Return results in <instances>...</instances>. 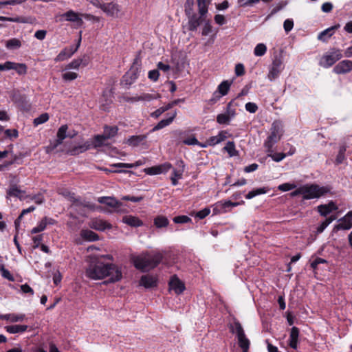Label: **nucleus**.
<instances>
[{"mask_svg":"<svg viewBox=\"0 0 352 352\" xmlns=\"http://www.w3.org/2000/svg\"><path fill=\"white\" fill-rule=\"evenodd\" d=\"M86 276L94 280L109 277L108 282L115 283L120 280L122 274L116 265L104 263L98 258H92L86 270Z\"/></svg>","mask_w":352,"mask_h":352,"instance_id":"f257e3e1","label":"nucleus"},{"mask_svg":"<svg viewBox=\"0 0 352 352\" xmlns=\"http://www.w3.org/2000/svg\"><path fill=\"white\" fill-rule=\"evenodd\" d=\"M163 259L161 253L154 254H144L140 256H132L131 261L135 267L142 272H146L155 268Z\"/></svg>","mask_w":352,"mask_h":352,"instance_id":"f03ea898","label":"nucleus"},{"mask_svg":"<svg viewBox=\"0 0 352 352\" xmlns=\"http://www.w3.org/2000/svg\"><path fill=\"white\" fill-rule=\"evenodd\" d=\"M283 125L280 121H274L270 128V135L264 142L267 153L273 152V146L277 143L283 135Z\"/></svg>","mask_w":352,"mask_h":352,"instance_id":"7ed1b4c3","label":"nucleus"},{"mask_svg":"<svg viewBox=\"0 0 352 352\" xmlns=\"http://www.w3.org/2000/svg\"><path fill=\"white\" fill-rule=\"evenodd\" d=\"M231 333H234L238 340L239 346L241 349L242 352H248L250 341L247 338L243 328L239 321H234L230 327Z\"/></svg>","mask_w":352,"mask_h":352,"instance_id":"20e7f679","label":"nucleus"},{"mask_svg":"<svg viewBox=\"0 0 352 352\" xmlns=\"http://www.w3.org/2000/svg\"><path fill=\"white\" fill-rule=\"evenodd\" d=\"M329 188L324 186H320L318 184H305L302 186V199H317L327 193Z\"/></svg>","mask_w":352,"mask_h":352,"instance_id":"39448f33","label":"nucleus"},{"mask_svg":"<svg viewBox=\"0 0 352 352\" xmlns=\"http://www.w3.org/2000/svg\"><path fill=\"white\" fill-rule=\"evenodd\" d=\"M140 60L135 58L129 70L123 76L122 83L126 85H131L138 78L140 72Z\"/></svg>","mask_w":352,"mask_h":352,"instance_id":"423d86ee","label":"nucleus"},{"mask_svg":"<svg viewBox=\"0 0 352 352\" xmlns=\"http://www.w3.org/2000/svg\"><path fill=\"white\" fill-rule=\"evenodd\" d=\"M342 57L341 51L338 49H332L324 54L320 60V65L328 68L332 66L335 63Z\"/></svg>","mask_w":352,"mask_h":352,"instance_id":"0eeeda50","label":"nucleus"},{"mask_svg":"<svg viewBox=\"0 0 352 352\" xmlns=\"http://www.w3.org/2000/svg\"><path fill=\"white\" fill-rule=\"evenodd\" d=\"M283 61L280 57H275L272 63L269 74L268 78L272 81L276 79L280 74L283 69Z\"/></svg>","mask_w":352,"mask_h":352,"instance_id":"6e6552de","label":"nucleus"},{"mask_svg":"<svg viewBox=\"0 0 352 352\" xmlns=\"http://www.w3.org/2000/svg\"><path fill=\"white\" fill-rule=\"evenodd\" d=\"M100 8L108 16L118 17L120 12V6L113 3H107L100 4Z\"/></svg>","mask_w":352,"mask_h":352,"instance_id":"1a4fd4ad","label":"nucleus"},{"mask_svg":"<svg viewBox=\"0 0 352 352\" xmlns=\"http://www.w3.org/2000/svg\"><path fill=\"white\" fill-rule=\"evenodd\" d=\"M80 39L78 41V45L76 47L71 46L69 47L64 48L55 58L56 62L63 61L69 57H71L77 50L80 45Z\"/></svg>","mask_w":352,"mask_h":352,"instance_id":"9d476101","label":"nucleus"},{"mask_svg":"<svg viewBox=\"0 0 352 352\" xmlns=\"http://www.w3.org/2000/svg\"><path fill=\"white\" fill-rule=\"evenodd\" d=\"M168 284L170 289L173 290L176 294H182L185 289L184 283L176 275L171 277Z\"/></svg>","mask_w":352,"mask_h":352,"instance_id":"9b49d317","label":"nucleus"},{"mask_svg":"<svg viewBox=\"0 0 352 352\" xmlns=\"http://www.w3.org/2000/svg\"><path fill=\"white\" fill-rule=\"evenodd\" d=\"M172 168V165L170 163H165L160 166H153L144 169L146 174L149 175H154L166 173Z\"/></svg>","mask_w":352,"mask_h":352,"instance_id":"f8f14e48","label":"nucleus"},{"mask_svg":"<svg viewBox=\"0 0 352 352\" xmlns=\"http://www.w3.org/2000/svg\"><path fill=\"white\" fill-rule=\"evenodd\" d=\"M352 71V61L344 60L338 63L333 68V72L338 74H346Z\"/></svg>","mask_w":352,"mask_h":352,"instance_id":"ddd939ff","label":"nucleus"},{"mask_svg":"<svg viewBox=\"0 0 352 352\" xmlns=\"http://www.w3.org/2000/svg\"><path fill=\"white\" fill-rule=\"evenodd\" d=\"M184 98H179L169 103H168L166 105L162 107L157 110H155L154 112L151 113V116L155 118H159L163 113L165 111L170 109L174 106L178 104L179 102H184Z\"/></svg>","mask_w":352,"mask_h":352,"instance_id":"4468645a","label":"nucleus"},{"mask_svg":"<svg viewBox=\"0 0 352 352\" xmlns=\"http://www.w3.org/2000/svg\"><path fill=\"white\" fill-rule=\"evenodd\" d=\"M340 223L336 226L338 230H349L352 227V211L339 219Z\"/></svg>","mask_w":352,"mask_h":352,"instance_id":"2eb2a0df","label":"nucleus"},{"mask_svg":"<svg viewBox=\"0 0 352 352\" xmlns=\"http://www.w3.org/2000/svg\"><path fill=\"white\" fill-rule=\"evenodd\" d=\"M90 227L96 230L104 231L107 229H111L112 226L104 220L94 219L91 221Z\"/></svg>","mask_w":352,"mask_h":352,"instance_id":"dca6fc26","label":"nucleus"},{"mask_svg":"<svg viewBox=\"0 0 352 352\" xmlns=\"http://www.w3.org/2000/svg\"><path fill=\"white\" fill-rule=\"evenodd\" d=\"M186 16H188V30L196 31L197 28L199 26V25L202 22L201 18L203 16H201V15L199 16H197V15L194 13L186 15Z\"/></svg>","mask_w":352,"mask_h":352,"instance_id":"f3484780","label":"nucleus"},{"mask_svg":"<svg viewBox=\"0 0 352 352\" xmlns=\"http://www.w3.org/2000/svg\"><path fill=\"white\" fill-rule=\"evenodd\" d=\"M91 148V144L89 142H86L82 144L74 146L68 149L67 153L70 155H78Z\"/></svg>","mask_w":352,"mask_h":352,"instance_id":"a211bd4d","label":"nucleus"},{"mask_svg":"<svg viewBox=\"0 0 352 352\" xmlns=\"http://www.w3.org/2000/svg\"><path fill=\"white\" fill-rule=\"evenodd\" d=\"M299 333L300 331L298 327H293L291 329L288 344L291 348L294 349H296L298 348Z\"/></svg>","mask_w":352,"mask_h":352,"instance_id":"6ab92c4d","label":"nucleus"},{"mask_svg":"<svg viewBox=\"0 0 352 352\" xmlns=\"http://www.w3.org/2000/svg\"><path fill=\"white\" fill-rule=\"evenodd\" d=\"M140 285L145 288H152L157 286V279L153 276L146 274L141 277Z\"/></svg>","mask_w":352,"mask_h":352,"instance_id":"aec40b11","label":"nucleus"},{"mask_svg":"<svg viewBox=\"0 0 352 352\" xmlns=\"http://www.w3.org/2000/svg\"><path fill=\"white\" fill-rule=\"evenodd\" d=\"M336 210H338V206L333 201H330L328 204L318 206V212L323 217H326L330 212Z\"/></svg>","mask_w":352,"mask_h":352,"instance_id":"412c9836","label":"nucleus"},{"mask_svg":"<svg viewBox=\"0 0 352 352\" xmlns=\"http://www.w3.org/2000/svg\"><path fill=\"white\" fill-rule=\"evenodd\" d=\"M147 135H132L125 142L129 146H138L144 144Z\"/></svg>","mask_w":352,"mask_h":352,"instance_id":"4be33fe9","label":"nucleus"},{"mask_svg":"<svg viewBox=\"0 0 352 352\" xmlns=\"http://www.w3.org/2000/svg\"><path fill=\"white\" fill-rule=\"evenodd\" d=\"M339 28L340 25L338 24L324 30L318 34V39L323 42L327 41L328 39L334 34L335 30Z\"/></svg>","mask_w":352,"mask_h":352,"instance_id":"5701e85b","label":"nucleus"},{"mask_svg":"<svg viewBox=\"0 0 352 352\" xmlns=\"http://www.w3.org/2000/svg\"><path fill=\"white\" fill-rule=\"evenodd\" d=\"M98 202L110 206L114 209H118L122 205L120 201L111 197H100L98 199Z\"/></svg>","mask_w":352,"mask_h":352,"instance_id":"b1692460","label":"nucleus"},{"mask_svg":"<svg viewBox=\"0 0 352 352\" xmlns=\"http://www.w3.org/2000/svg\"><path fill=\"white\" fill-rule=\"evenodd\" d=\"M177 116V111H175L171 116H170L167 119H163L161 121H160L151 131L150 132H154L155 131H158L160 129H162L166 126H168L174 120Z\"/></svg>","mask_w":352,"mask_h":352,"instance_id":"393cba45","label":"nucleus"},{"mask_svg":"<svg viewBox=\"0 0 352 352\" xmlns=\"http://www.w3.org/2000/svg\"><path fill=\"white\" fill-rule=\"evenodd\" d=\"M122 222L131 227H140L143 225V222L138 217L132 215L123 217Z\"/></svg>","mask_w":352,"mask_h":352,"instance_id":"a878e982","label":"nucleus"},{"mask_svg":"<svg viewBox=\"0 0 352 352\" xmlns=\"http://www.w3.org/2000/svg\"><path fill=\"white\" fill-rule=\"evenodd\" d=\"M60 194L76 206H87L86 204L82 202L80 198L76 197L75 194L74 192H71L68 190H64L62 192H60Z\"/></svg>","mask_w":352,"mask_h":352,"instance_id":"bb28decb","label":"nucleus"},{"mask_svg":"<svg viewBox=\"0 0 352 352\" xmlns=\"http://www.w3.org/2000/svg\"><path fill=\"white\" fill-rule=\"evenodd\" d=\"M24 192H25L19 189V188L16 184L11 185L7 190L8 197H14L19 198L20 199H23V197L21 195Z\"/></svg>","mask_w":352,"mask_h":352,"instance_id":"cd10ccee","label":"nucleus"},{"mask_svg":"<svg viewBox=\"0 0 352 352\" xmlns=\"http://www.w3.org/2000/svg\"><path fill=\"white\" fill-rule=\"evenodd\" d=\"M212 0H197L199 13L201 16H205L208 12V6Z\"/></svg>","mask_w":352,"mask_h":352,"instance_id":"c85d7f7f","label":"nucleus"},{"mask_svg":"<svg viewBox=\"0 0 352 352\" xmlns=\"http://www.w3.org/2000/svg\"><path fill=\"white\" fill-rule=\"evenodd\" d=\"M80 236L82 239L89 241H96L99 239L96 233L89 230H82Z\"/></svg>","mask_w":352,"mask_h":352,"instance_id":"c756f323","label":"nucleus"},{"mask_svg":"<svg viewBox=\"0 0 352 352\" xmlns=\"http://www.w3.org/2000/svg\"><path fill=\"white\" fill-rule=\"evenodd\" d=\"M106 140H107V138L103 135H97L94 137L92 142L91 144V147L93 148H98L101 147L104 145H106Z\"/></svg>","mask_w":352,"mask_h":352,"instance_id":"7c9ffc66","label":"nucleus"},{"mask_svg":"<svg viewBox=\"0 0 352 352\" xmlns=\"http://www.w3.org/2000/svg\"><path fill=\"white\" fill-rule=\"evenodd\" d=\"M63 17L65 18V20L71 22H80L82 23V20L79 17L78 14L73 10H69L62 15Z\"/></svg>","mask_w":352,"mask_h":352,"instance_id":"2f4dec72","label":"nucleus"},{"mask_svg":"<svg viewBox=\"0 0 352 352\" xmlns=\"http://www.w3.org/2000/svg\"><path fill=\"white\" fill-rule=\"evenodd\" d=\"M28 327L27 325L14 324L6 326L5 328L10 333H17L25 331L28 329Z\"/></svg>","mask_w":352,"mask_h":352,"instance_id":"473e14b6","label":"nucleus"},{"mask_svg":"<svg viewBox=\"0 0 352 352\" xmlns=\"http://www.w3.org/2000/svg\"><path fill=\"white\" fill-rule=\"evenodd\" d=\"M168 223V219L164 216L159 215L154 219V225L158 228H165Z\"/></svg>","mask_w":352,"mask_h":352,"instance_id":"72a5a7b5","label":"nucleus"},{"mask_svg":"<svg viewBox=\"0 0 352 352\" xmlns=\"http://www.w3.org/2000/svg\"><path fill=\"white\" fill-rule=\"evenodd\" d=\"M25 318L24 315H15V314H6L1 315L0 319L10 320L12 322H16L18 321H22Z\"/></svg>","mask_w":352,"mask_h":352,"instance_id":"f704fd0d","label":"nucleus"},{"mask_svg":"<svg viewBox=\"0 0 352 352\" xmlns=\"http://www.w3.org/2000/svg\"><path fill=\"white\" fill-rule=\"evenodd\" d=\"M21 46V42L16 38L9 39L6 41V47L9 50L19 49Z\"/></svg>","mask_w":352,"mask_h":352,"instance_id":"c9c22d12","label":"nucleus"},{"mask_svg":"<svg viewBox=\"0 0 352 352\" xmlns=\"http://www.w3.org/2000/svg\"><path fill=\"white\" fill-rule=\"evenodd\" d=\"M223 149L229 154L230 157L236 156L238 154V151L235 148V144L234 142H228Z\"/></svg>","mask_w":352,"mask_h":352,"instance_id":"e433bc0d","label":"nucleus"},{"mask_svg":"<svg viewBox=\"0 0 352 352\" xmlns=\"http://www.w3.org/2000/svg\"><path fill=\"white\" fill-rule=\"evenodd\" d=\"M346 151V146L342 145L340 146L338 154L336 156V164H340L345 160V152Z\"/></svg>","mask_w":352,"mask_h":352,"instance_id":"4c0bfd02","label":"nucleus"},{"mask_svg":"<svg viewBox=\"0 0 352 352\" xmlns=\"http://www.w3.org/2000/svg\"><path fill=\"white\" fill-rule=\"evenodd\" d=\"M142 163L140 160L137 161L135 164H128V163H116V164H110L111 167L114 168H131L133 167L139 166L142 165Z\"/></svg>","mask_w":352,"mask_h":352,"instance_id":"58836bf2","label":"nucleus"},{"mask_svg":"<svg viewBox=\"0 0 352 352\" xmlns=\"http://www.w3.org/2000/svg\"><path fill=\"white\" fill-rule=\"evenodd\" d=\"M118 127L117 126H105L104 130V135L107 138V139H110L114 137L118 133Z\"/></svg>","mask_w":352,"mask_h":352,"instance_id":"ea45409f","label":"nucleus"},{"mask_svg":"<svg viewBox=\"0 0 352 352\" xmlns=\"http://www.w3.org/2000/svg\"><path fill=\"white\" fill-rule=\"evenodd\" d=\"M336 219L335 216H331L328 218H327L323 222L321 223V224L317 228V233L320 234L322 233L325 228L333 221Z\"/></svg>","mask_w":352,"mask_h":352,"instance_id":"a19ab883","label":"nucleus"},{"mask_svg":"<svg viewBox=\"0 0 352 352\" xmlns=\"http://www.w3.org/2000/svg\"><path fill=\"white\" fill-rule=\"evenodd\" d=\"M267 191V190L266 189V188H256V189H254V190H252L251 191H250L246 195H245V198L248 199H252L253 197L257 196V195H261V194H265L266 193Z\"/></svg>","mask_w":352,"mask_h":352,"instance_id":"79ce46f5","label":"nucleus"},{"mask_svg":"<svg viewBox=\"0 0 352 352\" xmlns=\"http://www.w3.org/2000/svg\"><path fill=\"white\" fill-rule=\"evenodd\" d=\"M47 225V217H44L40 221L38 225L32 230L31 232L32 234H36V233H38L40 232H42V231H43L46 228Z\"/></svg>","mask_w":352,"mask_h":352,"instance_id":"37998d69","label":"nucleus"},{"mask_svg":"<svg viewBox=\"0 0 352 352\" xmlns=\"http://www.w3.org/2000/svg\"><path fill=\"white\" fill-rule=\"evenodd\" d=\"M230 85V82L228 80H224L218 86V90L221 96H226L228 93Z\"/></svg>","mask_w":352,"mask_h":352,"instance_id":"c03bdc74","label":"nucleus"},{"mask_svg":"<svg viewBox=\"0 0 352 352\" xmlns=\"http://www.w3.org/2000/svg\"><path fill=\"white\" fill-rule=\"evenodd\" d=\"M161 97L160 94H142L140 95L141 101H151L154 99H158Z\"/></svg>","mask_w":352,"mask_h":352,"instance_id":"a18cd8bd","label":"nucleus"},{"mask_svg":"<svg viewBox=\"0 0 352 352\" xmlns=\"http://www.w3.org/2000/svg\"><path fill=\"white\" fill-rule=\"evenodd\" d=\"M49 120V115L47 113H44L40 115L38 117L34 119L33 123L34 126L46 122Z\"/></svg>","mask_w":352,"mask_h":352,"instance_id":"49530a36","label":"nucleus"},{"mask_svg":"<svg viewBox=\"0 0 352 352\" xmlns=\"http://www.w3.org/2000/svg\"><path fill=\"white\" fill-rule=\"evenodd\" d=\"M266 51V46L263 43H259L255 47L254 53L255 56H261L265 54Z\"/></svg>","mask_w":352,"mask_h":352,"instance_id":"de8ad7c7","label":"nucleus"},{"mask_svg":"<svg viewBox=\"0 0 352 352\" xmlns=\"http://www.w3.org/2000/svg\"><path fill=\"white\" fill-rule=\"evenodd\" d=\"M230 120L231 118L226 113L219 114L217 116V122L220 124H229Z\"/></svg>","mask_w":352,"mask_h":352,"instance_id":"09e8293b","label":"nucleus"},{"mask_svg":"<svg viewBox=\"0 0 352 352\" xmlns=\"http://www.w3.org/2000/svg\"><path fill=\"white\" fill-rule=\"evenodd\" d=\"M268 157H270L274 161L278 162L283 160L285 157L286 154L284 153H267Z\"/></svg>","mask_w":352,"mask_h":352,"instance_id":"8fccbe9b","label":"nucleus"},{"mask_svg":"<svg viewBox=\"0 0 352 352\" xmlns=\"http://www.w3.org/2000/svg\"><path fill=\"white\" fill-rule=\"evenodd\" d=\"M194 0H186L184 4V11L186 15L192 14Z\"/></svg>","mask_w":352,"mask_h":352,"instance_id":"3c124183","label":"nucleus"},{"mask_svg":"<svg viewBox=\"0 0 352 352\" xmlns=\"http://www.w3.org/2000/svg\"><path fill=\"white\" fill-rule=\"evenodd\" d=\"M68 126L67 124L62 125L57 131V138L65 140L67 138Z\"/></svg>","mask_w":352,"mask_h":352,"instance_id":"603ef678","label":"nucleus"},{"mask_svg":"<svg viewBox=\"0 0 352 352\" xmlns=\"http://www.w3.org/2000/svg\"><path fill=\"white\" fill-rule=\"evenodd\" d=\"M175 223H186L191 221V219L186 215L177 216L173 218Z\"/></svg>","mask_w":352,"mask_h":352,"instance_id":"864d4df0","label":"nucleus"},{"mask_svg":"<svg viewBox=\"0 0 352 352\" xmlns=\"http://www.w3.org/2000/svg\"><path fill=\"white\" fill-rule=\"evenodd\" d=\"M0 271L1 272V275L3 278H5L9 280H14L13 276L11 274V273L9 272V270H8L7 269H6L4 267L3 265H0Z\"/></svg>","mask_w":352,"mask_h":352,"instance_id":"5fc2aeb1","label":"nucleus"},{"mask_svg":"<svg viewBox=\"0 0 352 352\" xmlns=\"http://www.w3.org/2000/svg\"><path fill=\"white\" fill-rule=\"evenodd\" d=\"M296 186L294 184L284 183L278 186L279 190L286 192L296 188Z\"/></svg>","mask_w":352,"mask_h":352,"instance_id":"6e6d98bb","label":"nucleus"},{"mask_svg":"<svg viewBox=\"0 0 352 352\" xmlns=\"http://www.w3.org/2000/svg\"><path fill=\"white\" fill-rule=\"evenodd\" d=\"M78 77V74L73 72H67L63 74V79L65 81L75 80Z\"/></svg>","mask_w":352,"mask_h":352,"instance_id":"4d7b16f0","label":"nucleus"},{"mask_svg":"<svg viewBox=\"0 0 352 352\" xmlns=\"http://www.w3.org/2000/svg\"><path fill=\"white\" fill-rule=\"evenodd\" d=\"M30 199L33 200L36 204H41L44 202L45 199L42 194H37L34 195H28L27 196Z\"/></svg>","mask_w":352,"mask_h":352,"instance_id":"13d9d810","label":"nucleus"},{"mask_svg":"<svg viewBox=\"0 0 352 352\" xmlns=\"http://www.w3.org/2000/svg\"><path fill=\"white\" fill-rule=\"evenodd\" d=\"M232 101H230L226 107V113L228 116L230 118H233L236 116V110L235 109L232 108Z\"/></svg>","mask_w":352,"mask_h":352,"instance_id":"bf43d9fd","label":"nucleus"},{"mask_svg":"<svg viewBox=\"0 0 352 352\" xmlns=\"http://www.w3.org/2000/svg\"><path fill=\"white\" fill-rule=\"evenodd\" d=\"M260 0H239V3L242 7L252 6L258 3Z\"/></svg>","mask_w":352,"mask_h":352,"instance_id":"052dcab7","label":"nucleus"},{"mask_svg":"<svg viewBox=\"0 0 352 352\" xmlns=\"http://www.w3.org/2000/svg\"><path fill=\"white\" fill-rule=\"evenodd\" d=\"M16 69H14L19 74H25L27 73V66L24 63H17L16 65Z\"/></svg>","mask_w":352,"mask_h":352,"instance_id":"680f3d73","label":"nucleus"},{"mask_svg":"<svg viewBox=\"0 0 352 352\" xmlns=\"http://www.w3.org/2000/svg\"><path fill=\"white\" fill-rule=\"evenodd\" d=\"M245 109L250 113H254L258 110V106L254 102H248L245 104Z\"/></svg>","mask_w":352,"mask_h":352,"instance_id":"e2e57ef3","label":"nucleus"},{"mask_svg":"<svg viewBox=\"0 0 352 352\" xmlns=\"http://www.w3.org/2000/svg\"><path fill=\"white\" fill-rule=\"evenodd\" d=\"M160 73L158 69L151 70L148 72V77L150 80L156 82L159 78Z\"/></svg>","mask_w":352,"mask_h":352,"instance_id":"0e129e2a","label":"nucleus"},{"mask_svg":"<svg viewBox=\"0 0 352 352\" xmlns=\"http://www.w3.org/2000/svg\"><path fill=\"white\" fill-rule=\"evenodd\" d=\"M0 21H10V22H16V23H24L25 21L22 19L21 17H6V16H0Z\"/></svg>","mask_w":352,"mask_h":352,"instance_id":"69168bd1","label":"nucleus"},{"mask_svg":"<svg viewBox=\"0 0 352 352\" xmlns=\"http://www.w3.org/2000/svg\"><path fill=\"white\" fill-rule=\"evenodd\" d=\"M210 212V210L208 208H206L201 210H199L196 213V217H198L200 219H204L207 217Z\"/></svg>","mask_w":352,"mask_h":352,"instance_id":"338daca9","label":"nucleus"},{"mask_svg":"<svg viewBox=\"0 0 352 352\" xmlns=\"http://www.w3.org/2000/svg\"><path fill=\"white\" fill-rule=\"evenodd\" d=\"M283 27L286 32H289L294 27V22L291 19H286L284 21Z\"/></svg>","mask_w":352,"mask_h":352,"instance_id":"774afa93","label":"nucleus"}]
</instances>
